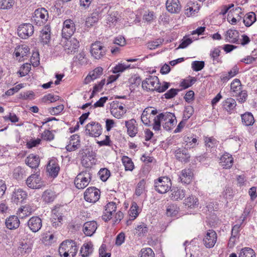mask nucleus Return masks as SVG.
Listing matches in <instances>:
<instances>
[{
    "label": "nucleus",
    "instance_id": "obj_56",
    "mask_svg": "<svg viewBox=\"0 0 257 257\" xmlns=\"http://www.w3.org/2000/svg\"><path fill=\"white\" fill-rule=\"evenodd\" d=\"M140 257H155V253L150 247L143 248L141 249L140 252Z\"/></svg>",
    "mask_w": 257,
    "mask_h": 257
},
{
    "label": "nucleus",
    "instance_id": "obj_26",
    "mask_svg": "<svg viewBox=\"0 0 257 257\" xmlns=\"http://www.w3.org/2000/svg\"><path fill=\"white\" fill-rule=\"evenodd\" d=\"M193 173L191 169H185L182 170L179 176L180 181L184 184H189L193 177Z\"/></svg>",
    "mask_w": 257,
    "mask_h": 257
},
{
    "label": "nucleus",
    "instance_id": "obj_50",
    "mask_svg": "<svg viewBox=\"0 0 257 257\" xmlns=\"http://www.w3.org/2000/svg\"><path fill=\"white\" fill-rule=\"evenodd\" d=\"M15 3V0H0V9L8 10L11 8Z\"/></svg>",
    "mask_w": 257,
    "mask_h": 257
},
{
    "label": "nucleus",
    "instance_id": "obj_53",
    "mask_svg": "<svg viewBox=\"0 0 257 257\" xmlns=\"http://www.w3.org/2000/svg\"><path fill=\"white\" fill-rule=\"evenodd\" d=\"M130 67V65H125L121 63H119L112 68V72L113 73L116 74L119 72H122Z\"/></svg>",
    "mask_w": 257,
    "mask_h": 257
},
{
    "label": "nucleus",
    "instance_id": "obj_60",
    "mask_svg": "<svg viewBox=\"0 0 257 257\" xmlns=\"http://www.w3.org/2000/svg\"><path fill=\"white\" fill-rule=\"evenodd\" d=\"M62 216H58V215L54 214L51 221L52 226L55 227L60 226L62 224Z\"/></svg>",
    "mask_w": 257,
    "mask_h": 257
},
{
    "label": "nucleus",
    "instance_id": "obj_9",
    "mask_svg": "<svg viewBox=\"0 0 257 257\" xmlns=\"http://www.w3.org/2000/svg\"><path fill=\"white\" fill-rule=\"evenodd\" d=\"M100 191L95 187L88 188L84 193V197L87 202L95 203L100 198Z\"/></svg>",
    "mask_w": 257,
    "mask_h": 257
},
{
    "label": "nucleus",
    "instance_id": "obj_6",
    "mask_svg": "<svg viewBox=\"0 0 257 257\" xmlns=\"http://www.w3.org/2000/svg\"><path fill=\"white\" fill-rule=\"evenodd\" d=\"M48 18L47 10L44 8H41L35 10L33 21L36 25L42 26L47 21Z\"/></svg>",
    "mask_w": 257,
    "mask_h": 257
},
{
    "label": "nucleus",
    "instance_id": "obj_35",
    "mask_svg": "<svg viewBox=\"0 0 257 257\" xmlns=\"http://www.w3.org/2000/svg\"><path fill=\"white\" fill-rule=\"evenodd\" d=\"M184 203L190 208H194L198 206L199 200L195 196L192 195L184 200Z\"/></svg>",
    "mask_w": 257,
    "mask_h": 257
},
{
    "label": "nucleus",
    "instance_id": "obj_47",
    "mask_svg": "<svg viewBox=\"0 0 257 257\" xmlns=\"http://www.w3.org/2000/svg\"><path fill=\"white\" fill-rule=\"evenodd\" d=\"M100 179L103 181L105 182L108 179L110 175V172L107 168H101L98 173Z\"/></svg>",
    "mask_w": 257,
    "mask_h": 257
},
{
    "label": "nucleus",
    "instance_id": "obj_30",
    "mask_svg": "<svg viewBox=\"0 0 257 257\" xmlns=\"http://www.w3.org/2000/svg\"><path fill=\"white\" fill-rule=\"evenodd\" d=\"M30 52L29 48L27 46L21 45L17 46L15 50L14 54L16 57H20L19 61L24 60V57L27 56Z\"/></svg>",
    "mask_w": 257,
    "mask_h": 257
},
{
    "label": "nucleus",
    "instance_id": "obj_38",
    "mask_svg": "<svg viewBox=\"0 0 257 257\" xmlns=\"http://www.w3.org/2000/svg\"><path fill=\"white\" fill-rule=\"evenodd\" d=\"M51 29L50 27L48 26L45 27V30H42L41 31V41L43 44H47L51 38Z\"/></svg>",
    "mask_w": 257,
    "mask_h": 257
},
{
    "label": "nucleus",
    "instance_id": "obj_29",
    "mask_svg": "<svg viewBox=\"0 0 257 257\" xmlns=\"http://www.w3.org/2000/svg\"><path fill=\"white\" fill-rule=\"evenodd\" d=\"M236 106V102L234 99L229 97L222 102V107L224 110L228 113L231 114Z\"/></svg>",
    "mask_w": 257,
    "mask_h": 257
},
{
    "label": "nucleus",
    "instance_id": "obj_36",
    "mask_svg": "<svg viewBox=\"0 0 257 257\" xmlns=\"http://www.w3.org/2000/svg\"><path fill=\"white\" fill-rule=\"evenodd\" d=\"M93 245L91 242L84 243L80 249V253L83 257L89 256L93 251Z\"/></svg>",
    "mask_w": 257,
    "mask_h": 257
},
{
    "label": "nucleus",
    "instance_id": "obj_5",
    "mask_svg": "<svg viewBox=\"0 0 257 257\" xmlns=\"http://www.w3.org/2000/svg\"><path fill=\"white\" fill-rule=\"evenodd\" d=\"M106 51V47L100 41H96L91 45V54L96 59H99L104 57Z\"/></svg>",
    "mask_w": 257,
    "mask_h": 257
},
{
    "label": "nucleus",
    "instance_id": "obj_19",
    "mask_svg": "<svg viewBox=\"0 0 257 257\" xmlns=\"http://www.w3.org/2000/svg\"><path fill=\"white\" fill-rule=\"evenodd\" d=\"M97 224L95 221L86 222L83 226V231L86 236H91L95 232Z\"/></svg>",
    "mask_w": 257,
    "mask_h": 257
},
{
    "label": "nucleus",
    "instance_id": "obj_58",
    "mask_svg": "<svg viewBox=\"0 0 257 257\" xmlns=\"http://www.w3.org/2000/svg\"><path fill=\"white\" fill-rule=\"evenodd\" d=\"M145 181L143 179L141 180L137 184V186L136 189V194L139 196H140L144 191L145 188Z\"/></svg>",
    "mask_w": 257,
    "mask_h": 257
},
{
    "label": "nucleus",
    "instance_id": "obj_27",
    "mask_svg": "<svg viewBox=\"0 0 257 257\" xmlns=\"http://www.w3.org/2000/svg\"><path fill=\"white\" fill-rule=\"evenodd\" d=\"M81 157V163L83 165L87 166V162L85 160L86 158H89V160L94 159L95 156L92 151H90L89 149L87 147L81 149L78 153Z\"/></svg>",
    "mask_w": 257,
    "mask_h": 257
},
{
    "label": "nucleus",
    "instance_id": "obj_15",
    "mask_svg": "<svg viewBox=\"0 0 257 257\" xmlns=\"http://www.w3.org/2000/svg\"><path fill=\"white\" fill-rule=\"evenodd\" d=\"M28 195L26 191L21 188H15L12 194V202L16 204L23 203L27 198Z\"/></svg>",
    "mask_w": 257,
    "mask_h": 257
},
{
    "label": "nucleus",
    "instance_id": "obj_10",
    "mask_svg": "<svg viewBox=\"0 0 257 257\" xmlns=\"http://www.w3.org/2000/svg\"><path fill=\"white\" fill-rule=\"evenodd\" d=\"M76 31L75 25L71 19H67L63 23L62 36L63 39L70 38Z\"/></svg>",
    "mask_w": 257,
    "mask_h": 257
},
{
    "label": "nucleus",
    "instance_id": "obj_32",
    "mask_svg": "<svg viewBox=\"0 0 257 257\" xmlns=\"http://www.w3.org/2000/svg\"><path fill=\"white\" fill-rule=\"evenodd\" d=\"M171 198L173 200H182L185 196V190L178 187H174L171 189Z\"/></svg>",
    "mask_w": 257,
    "mask_h": 257
},
{
    "label": "nucleus",
    "instance_id": "obj_39",
    "mask_svg": "<svg viewBox=\"0 0 257 257\" xmlns=\"http://www.w3.org/2000/svg\"><path fill=\"white\" fill-rule=\"evenodd\" d=\"M256 20V15L254 12L248 13L243 20V23L247 27L251 26Z\"/></svg>",
    "mask_w": 257,
    "mask_h": 257
},
{
    "label": "nucleus",
    "instance_id": "obj_57",
    "mask_svg": "<svg viewBox=\"0 0 257 257\" xmlns=\"http://www.w3.org/2000/svg\"><path fill=\"white\" fill-rule=\"evenodd\" d=\"M184 141L185 143H186L187 145H189L192 148L195 146L197 144V139L196 137H193V136H185L184 138Z\"/></svg>",
    "mask_w": 257,
    "mask_h": 257
},
{
    "label": "nucleus",
    "instance_id": "obj_21",
    "mask_svg": "<svg viewBox=\"0 0 257 257\" xmlns=\"http://www.w3.org/2000/svg\"><path fill=\"white\" fill-rule=\"evenodd\" d=\"M59 170V166L55 160H51L49 161L47 166V171L51 177L53 178L56 177L58 176Z\"/></svg>",
    "mask_w": 257,
    "mask_h": 257
},
{
    "label": "nucleus",
    "instance_id": "obj_64",
    "mask_svg": "<svg viewBox=\"0 0 257 257\" xmlns=\"http://www.w3.org/2000/svg\"><path fill=\"white\" fill-rule=\"evenodd\" d=\"M163 42V40L158 39L154 41L150 42L148 43V48L151 50L155 49L159 47Z\"/></svg>",
    "mask_w": 257,
    "mask_h": 257
},
{
    "label": "nucleus",
    "instance_id": "obj_22",
    "mask_svg": "<svg viewBox=\"0 0 257 257\" xmlns=\"http://www.w3.org/2000/svg\"><path fill=\"white\" fill-rule=\"evenodd\" d=\"M166 8L171 13H179L181 6L179 0H167L166 3Z\"/></svg>",
    "mask_w": 257,
    "mask_h": 257
},
{
    "label": "nucleus",
    "instance_id": "obj_49",
    "mask_svg": "<svg viewBox=\"0 0 257 257\" xmlns=\"http://www.w3.org/2000/svg\"><path fill=\"white\" fill-rule=\"evenodd\" d=\"M138 209L139 207L137 203L133 202L130 209V215L131 217H133L132 220H134L138 217L139 215Z\"/></svg>",
    "mask_w": 257,
    "mask_h": 257
},
{
    "label": "nucleus",
    "instance_id": "obj_28",
    "mask_svg": "<svg viewBox=\"0 0 257 257\" xmlns=\"http://www.w3.org/2000/svg\"><path fill=\"white\" fill-rule=\"evenodd\" d=\"M219 164L224 169H229L233 165V158L229 154H223L220 159Z\"/></svg>",
    "mask_w": 257,
    "mask_h": 257
},
{
    "label": "nucleus",
    "instance_id": "obj_41",
    "mask_svg": "<svg viewBox=\"0 0 257 257\" xmlns=\"http://www.w3.org/2000/svg\"><path fill=\"white\" fill-rule=\"evenodd\" d=\"M122 162L125 167V171H133L134 169V164L132 159L127 156L122 157Z\"/></svg>",
    "mask_w": 257,
    "mask_h": 257
},
{
    "label": "nucleus",
    "instance_id": "obj_52",
    "mask_svg": "<svg viewBox=\"0 0 257 257\" xmlns=\"http://www.w3.org/2000/svg\"><path fill=\"white\" fill-rule=\"evenodd\" d=\"M194 111V108L192 106H186L183 113V120L187 121L192 115Z\"/></svg>",
    "mask_w": 257,
    "mask_h": 257
},
{
    "label": "nucleus",
    "instance_id": "obj_16",
    "mask_svg": "<svg viewBox=\"0 0 257 257\" xmlns=\"http://www.w3.org/2000/svg\"><path fill=\"white\" fill-rule=\"evenodd\" d=\"M105 207V211L102 216V218L105 222H107L111 219L113 212L116 211V203L114 202H108Z\"/></svg>",
    "mask_w": 257,
    "mask_h": 257
},
{
    "label": "nucleus",
    "instance_id": "obj_1",
    "mask_svg": "<svg viewBox=\"0 0 257 257\" xmlns=\"http://www.w3.org/2000/svg\"><path fill=\"white\" fill-rule=\"evenodd\" d=\"M170 86L169 82L163 81L161 83L157 76L151 75L143 81L142 84V88L148 91H156L159 93L165 92Z\"/></svg>",
    "mask_w": 257,
    "mask_h": 257
},
{
    "label": "nucleus",
    "instance_id": "obj_37",
    "mask_svg": "<svg viewBox=\"0 0 257 257\" xmlns=\"http://www.w3.org/2000/svg\"><path fill=\"white\" fill-rule=\"evenodd\" d=\"M56 197L55 193L51 190H47L43 192L42 198L43 201L46 203L53 202Z\"/></svg>",
    "mask_w": 257,
    "mask_h": 257
},
{
    "label": "nucleus",
    "instance_id": "obj_20",
    "mask_svg": "<svg viewBox=\"0 0 257 257\" xmlns=\"http://www.w3.org/2000/svg\"><path fill=\"white\" fill-rule=\"evenodd\" d=\"M225 36L226 41L231 43L239 44V34L238 31L235 29H229L226 31Z\"/></svg>",
    "mask_w": 257,
    "mask_h": 257
},
{
    "label": "nucleus",
    "instance_id": "obj_7",
    "mask_svg": "<svg viewBox=\"0 0 257 257\" xmlns=\"http://www.w3.org/2000/svg\"><path fill=\"white\" fill-rule=\"evenodd\" d=\"M41 179L40 172H37L30 175L26 180V183L27 186L31 189H40L44 186Z\"/></svg>",
    "mask_w": 257,
    "mask_h": 257
},
{
    "label": "nucleus",
    "instance_id": "obj_33",
    "mask_svg": "<svg viewBox=\"0 0 257 257\" xmlns=\"http://www.w3.org/2000/svg\"><path fill=\"white\" fill-rule=\"evenodd\" d=\"M32 243L28 239H23L20 242L19 250L22 254L29 253L32 250Z\"/></svg>",
    "mask_w": 257,
    "mask_h": 257
},
{
    "label": "nucleus",
    "instance_id": "obj_13",
    "mask_svg": "<svg viewBox=\"0 0 257 257\" xmlns=\"http://www.w3.org/2000/svg\"><path fill=\"white\" fill-rule=\"evenodd\" d=\"M175 158L183 163H187L190 162L191 155L187 149L185 148H178L174 151Z\"/></svg>",
    "mask_w": 257,
    "mask_h": 257
},
{
    "label": "nucleus",
    "instance_id": "obj_25",
    "mask_svg": "<svg viewBox=\"0 0 257 257\" xmlns=\"http://www.w3.org/2000/svg\"><path fill=\"white\" fill-rule=\"evenodd\" d=\"M103 69L101 67H97L93 71L89 72V74L84 79V83L88 84L92 81L99 77L102 74Z\"/></svg>",
    "mask_w": 257,
    "mask_h": 257
},
{
    "label": "nucleus",
    "instance_id": "obj_54",
    "mask_svg": "<svg viewBox=\"0 0 257 257\" xmlns=\"http://www.w3.org/2000/svg\"><path fill=\"white\" fill-rule=\"evenodd\" d=\"M41 138L42 140L47 141H51L54 138V135L49 130H46L41 135Z\"/></svg>",
    "mask_w": 257,
    "mask_h": 257
},
{
    "label": "nucleus",
    "instance_id": "obj_4",
    "mask_svg": "<svg viewBox=\"0 0 257 257\" xmlns=\"http://www.w3.org/2000/svg\"><path fill=\"white\" fill-rule=\"evenodd\" d=\"M92 174L87 170L83 171L79 173L74 180L76 187L79 189L85 188L90 181Z\"/></svg>",
    "mask_w": 257,
    "mask_h": 257
},
{
    "label": "nucleus",
    "instance_id": "obj_48",
    "mask_svg": "<svg viewBox=\"0 0 257 257\" xmlns=\"http://www.w3.org/2000/svg\"><path fill=\"white\" fill-rule=\"evenodd\" d=\"M204 143L207 148L209 149L214 148L217 145V140L213 137H205L204 139Z\"/></svg>",
    "mask_w": 257,
    "mask_h": 257
},
{
    "label": "nucleus",
    "instance_id": "obj_2",
    "mask_svg": "<svg viewBox=\"0 0 257 257\" xmlns=\"http://www.w3.org/2000/svg\"><path fill=\"white\" fill-rule=\"evenodd\" d=\"M78 250V247L75 241L72 240H66L60 245L59 253L61 256L74 257Z\"/></svg>",
    "mask_w": 257,
    "mask_h": 257
},
{
    "label": "nucleus",
    "instance_id": "obj_63",
    "mask_svg": "<svg viewBox=\"0 0 257 257\" xmlns=\"http://www.w3.org/2000/svg\"><path fill=\"white\" fill-rule=\"evenodd\" d=\"M220 52L221 51L219 49V47L215 48L210 52V56L211 58L213 59V61H216L217 62H219L220 61L219 60L218 57L220 55Z\"/></svg>",
    "mask_w": 257,
    "mask_h": 257
},
{
    "label": "nucleus",
    "instance_id": "obj_40",
    "mask_svg": "<svg viewBox=\"0 0 257 257\" xmlns=\"http://www.w3.org/2000/svg\"><path fill=\"white\" fill-rule=\"evenodd\" d=\"M165 114L164 113H161L154 119L153 123V129L155 131H159L161 129V122L164 120L165 117Z\"/></svg>",
    "mask_w": 257,
    "mask_h": 257
},
{
    "label": "nucleus",
    "instance_id": "obj_62",
    "mask_svg": "<svg viewBox=\"0 0 257 257\" xmlns=\"http://www.w3.org/2000/svg\"><path fill=\"white\" fill-rule=\"evenodd\" d=\"M59 99V96L57 95H54L51 93H49L45 95L43 97V101L45 102L49 101L50 102H53L57 101Z\"/></svg>",
    "mask_w": 257,
    "mask_h": 257
},
{
    "label": "nucleus",
    "instance_id": "obj_34",
    "mask_svg": "<svg viewBox=\"0 0 257 257\" xmlns=\"http://www.w3.org/2000/svg\"><path fill=\"white\" fill-rule=\"evenodd\" d=\"M241 121L245 126H250L254 122V118L252 114L250 112H246L241 115Z\"/></svg>",
    "mask_w": 257,
    "mask_h": 257
},
{
    "label": "nucleus",
    "instance_id": "obj_51",
    "mask_svg": "<svg viewBox=\"0 0 257 257\" xmlns=\"http://www.w3.org/2000/svg\"><path fill=\"white\" fill-rule=\"evenodd\" d=\"M193 4L192 2L188 3L187 4V6L185 7V14L187 17H190L193 14H195V13H197L199 10V8L197 7L196 9H194L192 6Z\"/></svg>",
    "mask_w": 257,
    "mask_h": 257
},
{
    "label": "nucleus",
    "instance_id": "obj_61",
    "mask_svg": "<svg viewBox=\"0 0 257 257\" xmlns=\"http://www.w3.org/2000/svg\"><path fill=\"white\" fill-rule=\"evenodd\" d=\"M101 14L100 13L99 9H95V11L91 14V17L88 18V21H91V23H95L98 21V19L101 17Z\"/></svg>",
    "mask_w": 257,
    "mask_h": 257
},
{
    "label": "nucleus",
    "instance_id": "obj_55",
    "mask_svg": "<svg viewBox=\"0 0 257 257\" xmlns=\"http://www.w3.org/2000/svg\"><path fill=\"white\" fill-rule=\"evenodd\" d=\"M205 66V63L203 61H194L191 64L192 69L195 71L201 70Z\"/></svg>",
    "mask_w": 257,
    "mask_h": 257
},
{
    "label": "nucleus",
    "instance_id": "obj_46",
    "mask_svg": "<svg viewBox=\"0 0 257 257\" xmlns=\"http://www.w3.org/2000/svg\"><path fill=\"white\" fill-rule=\"evenodd\" d=\"M180 91L179 89L171 88L164 94L161 98H165L167 99H172L176 96Z\"/></svg>",
    "mask_w": 257,
    "mask_h": 257
},
{
    "label": "nucleus",
    "instance_id": "obj_8",
    "mask_svg": "<svg viewBox=\"0 0 257 257\" xmlns=\"http://www.w3.org/2000/svg\"><path fill=\"white\" fill-rule=\"evenodd\" d=\"M63 47L64 50L67 54H74L77 52L79 48V42L75 38L64 39Z\"/></svg>",
    "mask_w": 257,
    "mask_h": 257
},
{
    "label": "nucleus",
    "instance_id": "obj_12",
    "mask_svg": "<svg viewBox=\"0 0 257 257\" xmlns=\"http://www.w3.org/2000/svg\"><path fill=\"white\" fill-rule=\"evenodd\" d=\"M34 33V27L30 23L23 24L18 29V34L22 39H27Z\"/></svg>",
    "mask_w": 257,
    "mask_h": 257
},
{
    "label": "nucleus",
    "instance_id": "obj_18",
    "mask_svg": "<svg viewBox=\"0 0 257 257\" xmlns=\"http://www.w3.org/2000/svg\"><path fill=\"white\" fill-rule=\"evenodd\" d=\"M29 228L34 232L38 231L42 227V220L38 216H33L27 222Z\"/></svg>",
    "mask_w": 257,
    "mask_h": 257
},
{
    "label": "nucleus",
    "instance_id": "obj_59",
    "mask_svg": "<svg viewBox=\"0 0 257 257\" xmlns=\"http://www.w3.org/2000/svg\"><path fill=\"white\" fill-rule=\"evenodd\" d=\"M148 108H146L143 112L141 116V120L143 123L147 126L151 125V121L150 120V117L148 116V113L147 109Z\"/></svg>",
    "mask_w": 257,
    "mask_h": 257
},
{
    "label": "nucleus",
    "instance_id": "obj_24",
    "mask_svg": "<svg viewBox=\"0 0 257 257\" xmlns=\"http://www.w3.org/2000/svg\"><path fill=\"white\" fill-rule=\"evenodd\" d=\"M20 224L19 218L16 215H11L7 217L5 220L6 227L10 230L18 228Z\"/></svg>",
    "mask_w": 257,
    "mask_h": 257
},
{
    "label": "nucleus",
    "instance_id": "obj_45",
    "mask_svg": "<svg viewBox=\"0 0 257 257\" xmlns=\"http://www.w3.org/2000/svg\"><path fill=\"white\" fill-rule=\"evenodd\" d=\"M136 234L139 236H144L148 231L147 225L144 223L138 225L136 228Z\"/></svg>",
    "mask_w": 257,
    "mask_h": 257
},
{
    "label": "nucleus",
    "instance_id": "obj_14",
    "mask_svg": "<svg viewBox=\"0 0 257 257\" xmlns=\"http://www.w3.org/2000/svg\"><path fill=\"white\" fill-rule=\"evenodd\" d=\"M217 238L216 232L213 229H210L203 239V244L206 248H212L216 242Z\"/></svg>",
    "mask_w": 257,
    "mask_h": 257
},
{
    "label": "nucleus",
    "instance_id": "obj_17",
    "mask_svg": "<svg viewBox=\"0 0 257 257\" xmlns=\"http://www.w3.org/2000/svg\"><path fill=\"white\" fill-rule=\"evenodd\" d=\"M80 147V137L79 135L75 134L70 137L69 144L66 146V149L68 152H72L76 150Z\"/></svg>",
    "mask_w": 257,
    "mask_h": 257
},
{
    "label": "nucleus",
    "instance_id": "obj_42",
    "mask_svg": "<svg viewBox=\"0 0 257 257\" xmlns=\"http://www.w3.org/2000/svg\"><path fill=\"white\" fill-rule=\"evenodd\" d=\"M179 210V208L176 204H170L168 206L166 210V214L171 217H176Z\"/></svg>",
    "mask_w": 257,
    "mask_h": 257
},
{
    "label": "nucleus",
    "instance_id": "obj_31",
    "mask_svg": "<svg viewBox=\"0 0 257 257\" xmlns=\"http://www.w3.org/2000/svg\"><path fill=\"white\" fill-rule=\"evenodd\" d=\"M40 162L39 156L33 154H30L25 160L26 164L32 168H37L39 165Z\"/></svg>",
    "mask_w": 257,
    "mask_h": 257
},
{
    "label": "nucleus",
    "instance_id": "obj_44",
    "mask_svg": "<svg viewBox=\"0 0 257 257\" xmlns=\"http://www.w3.org/2000/svg\"><path fill=\"white\" fill-rule=\"evenodd\" d=\"M242 85L238 79H234L230 84V89L235 93H238L241 90Z\"/></svg>",
    "mask_w": 257,
    "mask_h": 257
},
{
    "label": "nucleus",
    "instance_id": "obj_43",
    "mask_svg": "<svg viewBox=\"0 0 257 257\" xmlns=\"http://www.w3.org/2000/svg\"><path fill=\"white\" fill-rule=\"evenodd\" d=\"M239 257H255V253L250 247H244L240 250Z\"/></svg>",
    "mask_w": 257,
    "mask_h": 257
},
{
    "label": "nucleus",
    "instance_id": "obj_23",
    "mask_svg": "<svg viewBox=\"0 0 257 257\" xmlns=\"http://www.w3.org/2000/svg\"><path fill=\"white\" fill-rule=\"evenodd\" d=\"M128 135L131 137L136 136L138 132L137 121L135 119H131L125 121Z\"/></svg>",
    "mask_w": 257,
    "mask_h": 257
},
{
    "label": "nucleus",
    "instance_id": "obj_3",
    "mask_svg": "<svg viewBox=\"0 0 257 257\" xmlns=\"http://www.w3.org/2000/svg\"><path fill=\"white\" fill-rule=\"evenodd\" d=\"M172 186L170 179L167 177H161L155 180L154 187L155 190L160 194L167 192Z\"/></svg>",
    "mask_w": 257,
    "mask_h": 257
},
{
    "label": "nucleus",
    "instance_id": "obj_11",
    "mask_svg": "<svg viewBox=\"0 0 257 257\" xmlns=\"http://www.w3.org/2000/svg\"><path fill=\"white\" fill-rule=\"evenodd\" d=\"M102 127L100 123L92 121L85 126L86 135L91 137H99L102 133Z\"/></svg>",
    "mask_w": 257,
    "mask_h": 257
}]
</instances>
